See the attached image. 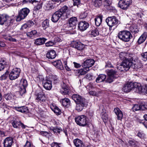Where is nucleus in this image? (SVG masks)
Returning a JSON list of instances; mask_svg holds the SVG:
<instances>
[{"instance_id": "obj_54", "label": "nucleus", "mask_w": 147, "mask_h": 147, "mask_svg": "<svg viewBox=\"0 0 147 147\" xmlns=\"http://www.w3.org/2000/svg\"><path fill=\"white\" fill-rule=\"evenodd\" d=\"M101 117L104 122H106L108 119L107 114L106 113H103Z\"/></svg>"}, {"instance_id": "obj_34", "label": "nucleus", "mask_w": 147, "mask_h": 147, "mask_svg": "<svg viewBox=\"0 0 147 147\" xmlns=\"http://www.w3.org/2000/svg\"><path fill=\"white\" fill-rule=\"evenodd\" d=\"M16 109L17 111L24 113H27L29 112L28 107L25 106L16 107Z\"/></svg>"}, {"instance_id": "obj_2", "label": "nucleus", "mask_w": 147, "mask_h": 147, "mask_svg": "<svg viewBox=\"0 0 147 147\" xmlns=\"http://www.w3.org/2000/svg\"><path fill=\"white\" fill-rule=\"evenodd\" d=\"M118 37L120 40L125 42H128L130 40L132 36L129 31L124 30L119 32Z\"/></svg>"}, {"instance_id": "obj_6", "label": "nucleus", "mask_w": 147, "mask_h": 147, "mask_svg": "<svg viewBox=\"0 0 147 147\" xmlns=\"http://www.w3.org/2000/svg\"><path fill=\"white\" fill-rule=\"evenodd\" d=\"M29 11V10L27 8H24L20 10L19 12V15L16 18V21H20L24 19L28 15Z\"/></svg>"}, {"instance_id": "obj_58", "label": "nucleus", "mask_w": 147, "mask_h": 147, "mask_svg": "<svg viewBox=\"0 0 147 147\" xmlns=\"http://www.w3.org/2000/svg\"><path fill=\"white\" fill-rule=\"evenodd\" d=\"M24 147H33V145L30 142L27 141L24 146Z\"/></svg>"}, {"instance_id": "obj_1", "label": "nucleus", "mask_w": 147, "mask_h": 147, "mask_svg": "<svg viewBox=\"0 0 147 147\" xmlns=\"http://www.w3.org/2000/svg\"><path fill=\"white\" fill-rule=\"evenodd\" d=\"M67 9V7L66 6H64L58 11L55 12L52 15L51 20L54 22H57L61 17L63 18H68L69 14L66 13Z\"/></svg>"}, {"instance_id": "obj_20", "label": "nucleus", "mask_w": 147, "mask_h": 147, "mask_svg": "<svg viewBox=\"0 0 147 147\" xmlns=\"http://www.w3.org/2000/svg\"><path fill=\"white\" fill-rule=\"evenodd\" d=\"M62 90L61 91V93L63 94H68L69 91V86L67 85L64 82L61 84Z\"/></svg>"}, {"instance_id": "obj_59", "label": "nucleus", "mask_w": 147, "mask_h": 147, "mask_svg": "<svg viewBox=\"0 0 147 147\" xmlns=\"http://www.w3.org/2000/svg\"><path fill=\"white\" fill-rule=\"evenodd\" d=\"M92 74H89L86 75L85 78L89 80H92Z\"/></svg>"}, {"instance_id": "obj_43", "label": "nucleus", "mask_w": 147, "mask_h": 147, "mask_svg": "<svg viewBox=\"0 0 147 147\" xmlns=\"http://www.w3.org/2000/svg\"><path fill=\"white\" fill-rule=\"evenodd\" d=\"M143 105H135L132 108V110L134 112L140 110H143Z\"/></svg>"}, {"instance_id": "obj_53", "label": "nucleus", "mask_w": 147, "mask_h": 147, "mask_svg": "<svg viewBox=\"0 0 147 147\" xmlns=\"http://www.w3.org/2000/svg\"><path fill=\"white\" fill-rule=\"evenodd\" d=\"M111 4V1L109 0H106L104 1V6L107 9H109L110 8H108L107 7H110Z\"/></svg>"}, {"instance_id": "obj_39", "label": "nucleus", "mask_w": 147, "mask_h": 147, "mask_svg": "<svg viewBox=\"0 0 147 147\" xmlns=\"http://www.w3.org/2000/svg\"><path fill=\"white\" fill-rule=\"evenodd\" d=\"M7 63L3 59H0V71L3 69L7 65Z\"/></svg>"}, {"instance_id": "obj_46", "label": "nucleus", "mask_w": 147, "mask_h": 147, "mask_svg": "<svg viewBox=\"0 0 147 147\" xmlns=\"http://www.w3.org/2000/svg\"><path fill=\"white\" fill-rule=\"evenodd\" d=\"M90 34L92 36L94 37L98 35L99 33L98 29L94 28L92 30Z\"/></svg>"}, {"instance_id": "obj_64", "label": "nucleus", "mask_w": 147, "mask_h": 147, "mask_svg": "<svg viewBox=\"0 0 147 147\" xmlns=\"http://www.w3.org/2000/svg\"><path fill=\"white\" fill-rule=\"evenodd\" d=\"M51 147H60L58 144L57 142L52 143L51 145Z\"/></svg>"}, {"instance_id": "obj_12", "label": "nucleus", "mask_w": 147, "mask_h": 147, "mask_svg": "<svg viewBox=\"0 0 147 147\" xmlns=\"http://www.w3.org/2000/svg\"><path fill=\"white\" fill-rule=\"evenodd\" d=\"M136 90L139 93H144L147 94V84H144L142 86L140 83H137L136 84Z\"/></svg>"}, {"instance_id": "obj_15", "label": "nucleus", "mask_w": 147, "mask_h": 147, "mask_svg": "<svg viewBox=\"0 0 147 147\" xmlns=\"http://www.w3.org/2000/svg\"><path fill=\"white\" fill-rule=\"evenodd\" d=\"M13 143V138L11 137L6 138L3 142L4 147H11Z\"/></svg>"}, {"instance_id": "obj_9", "label": "nucleus", "mask_w": 147, "mask_h": 147, "mask_svg": "<svg viewBox=\"0 0 147 147\" xmlns=\"http://www.w3.org/2000/svg\"><path fill=\"white\" fill-rule=\"evenodd\" d=\"M117 69L120 71H128L129 68V62L128 61H123L122 62L117 66Z\"/></svg>"}, {"instance_id": "obj_42", "label": "nucleus", "mask_w": 147, "mask_h": 147, "mask_svg": "<svg viewBox=\"0 0 147 147\" xmlns=\"http://www.w3.org/2000/svg\"><path fill=\"white\" fill-rule=\"evenodd\" d=\"M129 30L132 33L136 34L139 32L138 29L135 25L131 26L129 27Z\"/></svg>"}, {"instance_id": "obj_37", "label": "nucleus", "mask_w": 147, "mask_h": 147, "mask_svg": "<svg viewBox=\"0 0 147 147\" xmlns=\"http://www.w3.org/2000/svg\"><path fill=\"white\" fill-rule=\"evenodd\" d=\"M36 100L38 102H44L45 101L46 98L44 94H38Z\"/></svg>"}, {"instance_id": "obj_32", "label": "nucleus", "mask_w": 147, "mask_h": 147, "mask_svg": "<svg viewBox=\"0 0 147 147\" xmlns=\"http://www.w3.org/2000/svg\"><path fill=\"white\" fill-rule=\"evenodd\" d=\"M60 102L64 107H68L70 104V100L67 98H64L60 100Z\"/></svg>"}, {"instance_id": "obj_49", "label": "nucleus", "mask_w": 147, "mask_h": 147, "mask_svg": "<svg viewBox=\"0 0 147 147\" xmlns=\"http://www.w3.org/2000/svg\"><path fill=\"white\" fill-rule=\"evenodd\" d=\"M49 21L47 20H45L42 23V27L44 29H46L47 28L49 25Z\"/></svg>"}, {"instance_id": "obj_5", "label": "nucleus", "mask_w": 147, "mask_h": 147, "mask_svg": "<svg viewBox=\"0 0 147 147\" xmlns=\"http://www.w3.org/2000/svg\"><path fill=\"white\" fill-rule=\"evenodd\" d=\"M87 118L84 115L77 116L75 118V121L76 123L80 126H84L88 123Z\"/></svg>"}, {"instance_id": "obj_26", "label": "nucleus", "mask_w": 147, "mask_h": 147, "mask_svg": "<svg viewBox=\"0 0 147 147\" xmlns=\"http://www.w3.org/2000/svg\"><path fill=\"white\" fill-rule=\"evenodd\" d=\"M114 111L117 116L118 120H121L123 117V114L122 111L118 108L114 109Z\"/></svg>"}, {"instance_id": "obj_41", "label": "nucleus", "mask_w": 147, "mask_h": 147, "mask_svg": "<svg viewBox=\"0 0 147 147\" xmlns=\"http://www.w3.org/2000/svg\"><path fill=\"white\" fill-rule=\"evenodd\" d=\"M26 35L32 38H33L34 37L38 35V34L37 31L36 30H34L30 32H27Z\"/></svg>"}, {"instance_id": "obj_35", "label": "nucleus", "mask_w": 147, "mask_h": 147, "mask_svg": "<svg viewBox=\"0 0 147 147\" xmlns=\"http://www.w3.org/2000/svg\"><path fill=\"white\" fill-rule=\"evenodd\" d=\"M106 78V76L104 74H100L96 79L97 83H100L104 81Z\"/></svg>"}, {"instance_id": "obj_16", "label": "nucleus", "mask_w": 147, "mask_h": 147, "mask_svg": "<svg viewBox=\"0 0 147 147\" xmlns=\"http://www.w3.org/2000/svg\"><path fill=\"white\" fill-rule=\"evenodd\" d=\"M72 98L76 104L86 101L84 98L77 94H74L72 96Z\"/></svg>"}, {"instance_id": "obj_10", "label": "nucleus", "mask_w": 147, "mask_h": 147, "mask_svg": "<svg viewBox=\"0 0 147 147\" xmlns=\"http://www.w3.org/2000/svg\"><path fill=\"white\" fill-rule=\"evenodd\" d=\"M21 70L20 68H15L12 69L9 75V78L10 80H14L19 76Z\"/></svg>"}, {"instance_id": "obj_27", "label": "nucleus", "mask_w": 147, "mask_h": 147, "mask_svg": "<svg viewBox=\"0 0 147 147\" xmlns=\"http://www.w3.org/2000/svg\"><path fill=\"white\" fill-rule=\"evenodd\" d=\"M90 70L89 69H86L83 68L78 70L76 72V74L79 77L83 75L86 74Z\"/></svg>"}, {"instance_id": "obj_17", "label": "nucleus", "mask_w": 147, "mask_h": 147, "mask_svg": "<svg viewBox=\"0 0 147 147\" xmlns=\"http://www.w3.org/2000/svg\"><path fill=\"white\" fill-rule=\"evenodd\" d=\"M89 24L84 21H80L78 24V27L81 31H84L86 30L89 27Z\"/></svg>"}, {"instance_id": "obj_28", "label": "nucleus", "mask_w": 147, "mask_h": 147, "mask_svg": "<svg viewBox=\"0 0 147 147\" xmlns=\"http://www.w3.org/2000/svg\"><path fill=\"white\" fill-rule=\"evenodd\" d=\"M147 37V33L144 32L139 38L137 43L138 44H140L143 43L146 40Z\"/></svg>"}, {"instance_id": "obj_4", "label": "nucleus", "mask_w": 147, "mask_h": 147, "mask_svg": "<svg viewBox=\"0 0 147 147\" xmlns=\"http://www.w3.org/2000/svg\"><path fill=\"white\" fill-rule=\"evenodd\" d=\"M108 77L106 80V82L109 83L113 81V80L117 78L119 76L117 74V72L113 69H111L107 72Z\"/></svg>"}, {"instance_id": "obj_13", "label": "nucleus", "mask_w": 147, "mask_h": 147, "mask_svg": "<svg viewBox=\"0 0 147 147\" xmlns=\"http://www.w3.org/2000/svg\"><path fill=\"white\" fill-rule=\"evenodd\" d=\"M134 54L130 53H127L126 52H121L119 55V57L120 59L123 61H128L129 62L131 61Z\"/></svg>"}, {"instance_id": "obj_21", "label": "nucleus", "mask_w": 147, "mask_h": 147, "mask_svg": "<svg viewBox=\"0 0 147 147\" xmlns=\"http://www.w3.org/2000/svg\"><path fill=\"white\" fill-rule=\"evenodd\" d=\"M87 104L86 101L76 104V109L78 112L82 110L84 107L87 106Z\"/></svg>"}, {"instance_id": "obj_48", "label": "nucleus", "mask_w": 147, "mask_h": 147, "mask_svg": "<svg viewBox=\"0 0 147 147\" xmlns=\"http://www.w3.org/2000/svg\"><path fill=\"white\" fill-rule=\"evenodd\" d=\"M14 96L11 93L5 95L4 97L7 100H11L14 99Z\"/></svg>"}, {"instance_id": "obj_19", "label": "nucleus", "mask_w": 147, "mask_h": 147, "mask_svg": "<svg viewBox=\"0 0 147 147\" xmlns=\"http://www.w3.org/2000/svg\"><path fill=\"white\" fill-rule=\"evenodd\" d=\"M21 84L22 86L20 87L21 90L20 91L21 93L23 94L26 92V88L28 86L27 81L24 79H22L21 81Z\"/></svg>"}, {"instance_id": "obj_11", "label": "nucleus", "mask_w": 147, "mask_h": 147, "mask_svg": "<svg viewBox=\"0 0 147 147\" xmlns=\"http://www.w3.org/2000/svg\"><path fill=\"white\" fill-rule=\"evenodd\" d=\"M137 83L129 82L125 84L122 89V91L124 92H129L134 88H136V84Z\"/></svg>"}, {"instance_id": "obj_33", "label": "nucleus", "mask_w": 147, "mask_h": 147, "mask_svg": "<svg viewBox=\"0 0 147 147\" xmlns=\"http://www.w3.org/2000/svg\"><path fill=\"white\" fill-rule=\"evenodd\" d=\"M47 40L43 37L37 38L36 40L34 43L37 45H40L43 44Z\"/></svg>"}, {"instance_id": "obj_38", "label": "nucleus", "mask_w": 147, "mask_h": 147, "mask_svg": "<svg viewBox=\"0 0 147 147\" xmlns=\"http://www.w3.org/2000/svg\"><path fill=\"white\" fill-rule=\"evenodd\" d=\"M43 7L45 10H49L54 8L55 6L53 4L49 2L46 3Z\"/></svg>"}, {"instance_id": "obj_24", "label": "nucleus", "mask_w": 147, "mask_h": 147, "mask_svg": "<svg viewBox=\"0 0 147 147\" xmlns=\"http://www.w3.org/2000/svg\"><path fill=\"white\" fill-rule=\"evenodd\" d=\"M47 58L49 59H53L56 56L55 51L53 50H51L47 52L46 54Z\"/></svg>"}, {"instance_id": "obj_63", "label": "nucleus", "mask_w": 147, "mask_h": 147, "mask_svg": "<svg viewBox=\"0 0 147 147\" xmlns=\"http://www.w3.org/2000/svg\"><path fill=\"white\" fill-rule=\"evenodd\" d=\"M113 67V65H111V62L108 61L107 62L106 65H105L106 67Z\"/></svg>"}, {"instance_id": "obj_44", "label": "nucleus", "mask_w": 147, "mask_h": 147, "mask_svg": "<svg viewBox=\"0 0 147 147\" xmlns=\"http://www.w3.org/2000/svg\"><path fill=\"white\" fill-rule=\"evenodd\" d=\"M128 143L129 145L132 147H138V143L137 142L134 140H129Z\"/></svg>"}, {"instance_id": "obj_25", "label": "nucleus", "mask_w": 147, "mask_h": 147, "mask_svg": "<svg viewBox=\"0 0 147 147\" xmlns=\"http://www.w3.org/2000/svg\"><path fill=\"white\" fill-rule=\"evenodd\" d=\"M52 64L55 67L60 70H63L64 67L62 64L61 61L60 60L53 62H52Z\"/></svg>"}, {"instance_id": "obj_14", "label": "nucleus", "mask_w": 147, "mask_h": 147, "mask_svg": "<svg viewBox=\"0 0 147 147\" xmlns=\"http://www.w3.org/2000/svg\"><path fill=\"white\" fill-rule=\"evenodd\" d=\"M94 61L93 59H87L82 63V67L86 69H89L94 65Z\"/></svg>"}, {"instance_id": "obj_30", "label": "nucleus", "mask_w": 147, "mask_h": 147, "mask_svg": "<svg viewBox=\"0 0 147 147\" xmlns=\"http://www.w3.org/2000/svg\"><path fill=\"white\" fill-rule=\"evenodd\" d=\"M77 22V18L76 17H73L70 18L69 20V24L71 27L75 26Z\"/></svg>"}, {"instance_id": "obj_62", "label": "nucleus", "mask_w": 147, "mask_h": 147, "mask_svg": "<svg viewBox=\"0 0 147 147\" xmlns=\"http://www.w3.org/2000/svg\"><path fill=\"white\" fill-rule=\"evenodd\" d=\"M74 5H78L80 3V0H73Z\"/></svg>"}, {"instance_id": "obj_47", "label": "nucleus", "mask_w": 147, "mask_h": 147, "mask_svg": "<svg viewBox=\"0 0 147 147\" xmlns=\"http://www.w3.org/2000/svg\"><path fill=\"white\" fill-rule=\"evenodd\" d=\"M51 130H52L55 133H60L61 131H62V129L61 128H59L58 127H52L50 129Z\"/></svg>"}, {"instance_id": "obj_31", "label": "nucleus", "mask_w": 147, "mask_h": 147, "mask_svg": "<svg viewBox=\"0 0 147 147\" xmlns=\"http://www.w3.org/2000/svg\"><path fill=\"white\" fill-rule=\"evenodd\" d=\"M74 143L76 147H84L83 142L80 139L76 138L74 140Z\"/></svg>"}, {"instance_id": "obj_50", "label": "nucleus", "mask_w": 147, "mask_h": 147, "mask_svg": "<svg viewBox=\"0 0 147 147\" xmlns=\"http://www.w3.org/2000/svg\"><path fill=\"white\" fill-rule=\"evenodd\" d=\"M94 5L96 7L100 6L101 5V1L99 0L93 1Z\"/></svg>"}, {"instance_id": "obj_18", "label": "nucleus", "mask_w": 147, "mask_h": 147, "mask_svg": "<svg viewBox=\"0 0 147 147\" xmlns=\"http://www.w3.org/2000/svg\"><path fill=\"white\" fill-rule=\"evenodd\" d=\"M11 121L12 126L15 128H19L20 126L23 129L26 128V125L20 121H18L16 119L13 120Z\"/></svg>"}, {"instance_id": "obj_61", "label": "nucleus", "mask_w": 147, "mask_h": 147, "mask_svg": "<svg viewBox=\"0 0 147 147\" xmlns=\"http://www.w3.org/2000/svg\"><path fill=\"white\" fill-rule=\"evenodd\" d=\"M6 39L7 40L12 42H16V39L11 37V36H9L8 37H7Z\"/></svg>"}, {"instance_id": "obj_23", "label": "nucleus", "mask_w": 147, "mask_h": 147, "mask_svg": "<svg viewBox=\"0 0 147 147\" xmlns=\"http://www.w3.org/2000/svg\"><path fill=\"white\" fill-rule=\"evenodd\" d=\"M43 86L44 88L47 90H50L52 87L51 81L49 80H46L43 82Z\"/></svg>"}, {"instance_id": "obj_7", "label": "nucleus", "mask_w": 147, "mask_h": 147, "mask_svg": "<svg viewBox=\"0 0 147 147\" xmlns=\"http://www.w3.org/2000/svg\"><path fill=\"white\" fill-rule=\"evenodd\" d=\"M132 3V0H121L118 3L119 7L123 10L128 8Z\"/></svg>"}, {"instance_id": "obj_29", "label": "nucleus", "mask_w": 147, "mask_h": 147, "mask_svg": "<svg viewBox=\"0 0 147 147\" xmlns=\"http://www.w3.org/2000/svg\"><path fill=\"white\" fill-rule=\"evenodd\" d=\"M50 108L51 110L57 115H60L61 113V110L55 105L52 104L50 105Z\"/></svg>"}, {"instance_id": "obj_45", "label": "nucleus", "mask_w": 147, "mask_h": 147, "mask_svg": "<svg viewBox=\"0 0 147 147\" xmlns=\"http://www.w3.org/2000/svg\"><path fill=\"white\" fill-rule=\"evenodd\" d=\"M37 3L36 5L34 7V9L35 11L38 10L41 8L42 6L43 3L41 2H38L35 1V2Z\"/></svg>"}, {"instance_id": "obj_60", "label": "nucleus", "mask_w": 147, "mask_h": 147, "mask_svg": "<svg viewBox=\"0 0 147 147\" xmlns=\"http://www.w3.org/2000/svg\"><path fill=\"white\" fill-rule=\"evenodd\" d=\"M40 134L41 135L43 136H46L47 135L49 134V133L47 131H41L40 132Z\"/></svg>"}, {"instance_id": "obj_36", "label": "nucleus", "mask_w": 147, "mask_h": 147, "mask_svg": "<svg viewBox=\"0 0 147 147\" xmlns=\"http://www.w3.org/2000/svg\"><path fill=\"white\" fill-rule=\"evenodd\" d=\"M102 16H97L94 18V21L96 25L98 26H99L101 24L102 21Z\"/></svg>"}, {"instance_id": "obj_56", "label": "nucleus", "mask_w": 147, "mask_h": 147, "mask_svg": "<svg viewBox=\"0 0 147 147\" xmlns=\"http://www.w3.org/2000/svg\"><path fill=\"white\" fill-rule=\"evenodd\" d=\"M2 107L4 109V112L7 113H8V111L7 109H8L9 106H7L5 104L3 103L2 105Z\"/></svg>"}, {"instance_id": "obj_8", "label": "nucleus", "mask_w": 147, "mask_h": 147, "mask_svg": "<svg viewBox=\"0 0 147 147\" xmlns=\"http://www.w3.org/2000/svg\"><path fill=\"white\" fill-rule=\"evenodd\" d=\"M106 22L110 28L116 25L118 23V20L115 17H109L106 19Z\"/></svg>"}, {"instance_id": "obj_57", "label": "nucleus", "mask_w": 147, "mask_h": 147, "mask_svg": "<svg viewBox=\"0 0 147 147\" xmlns=\"http://www.w3.org/2000/svg\"><path fill=\"white\" fill-rule=\"evenodd\" d=\"M35 23V22L34 20H33V21L32 20H29L28 21L27 23L29 27L33 26L34 25Z\"/></svg>"}, {"instance_id": "obj_40", "label": "nucleus", "mask_w": 147, "mask_h": 147, "mask_svg": "<svg viewBox=\"0 0 147 147\" xmlns=\"http://www.w3.org/2000/svg\"><path fill=\"white\" fill-rule=\"evenodd\" d=\"M8 18V16L6 15L0 14V25L3 24Z\"/></svg>"}, {"instance_id": "obj_22", "label": "nucleus", "mask_w": 147, "mask_h": 147, "mask_svg": "<svg viewBox=\"0 0 147 147\" xmlns=\"http://www.w3.org/2000/svg\"><path fill=\"white\" fill-rule=\"evenodd\" d=\"M73 47L77 50L81 51L85 47V45L80 42H74Z\"/></svg>"}, {"instance_id": "obj_51", "label": "nucleus", "mask_w": 147, "mask_h": 147, "mask_svg": "<svg viewBox=\"0 0 147 147\" xmlns=\"http://www.w3.org/2000/svg\"><path fill=\"white\" fill-rule=\"evenodd\" d=\"M9 74L8 71H6L4 74H3L0 77V80L1 81H3V80H6L8 77Z\"/></svg>"}, {"instance_id": "obj_3", "label": "nucleus", "mask_w": 147, "mask_h": 147, "mask_svg": "<svg viewBox=\"0 0 147 147\" xmlns=\"http://www.w3.org/2000/svg\"><path fill=\"white\" fill-rule=\"evenodd\" d=\"M131 61L129 62V68L131 67L132 68L136 69L141 68L142 65L141 62L138 60V58L134 54L132 57Z\"/></svg>"}, {"instance_id": "obj_55", "label": "nucleus", "mask_w": 147, "mask_h": 147, "mask_svg": "<svg viewBox=\"0 0 147 147\" xmlns=\"http://www.w3.org/2000/svg\"><path fill=\"white\" fill-rule=\"evenodd\" d=\"M55 45V42L53 41H49L45 43L46 46L47 47L52 46Z\"/></svg>"}, {"instance_id": "obj_52", "label": "nucleus", "mask_w": 147, "mask_h": 147, "mask_svg": "<svg viewBox=\"0 0 147 147\" xmlns=\"http://www.w3.org/2000/svg\"><path fill=\"white\" fill-rule=\"evenodd\" d=\"M88 15V13L86 11L82 12L79 16V18L81 19H83L86 18Z\"/></svg>"}]
</instances>
